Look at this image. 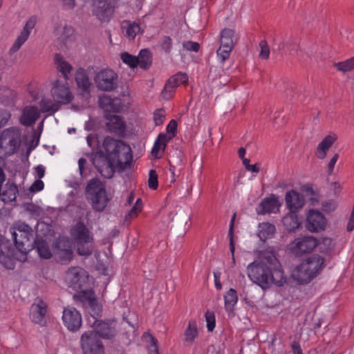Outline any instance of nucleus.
I'll return each mask as SVG.
<instances>
[{
	"label": "nucleus",
	"instance_id": "nucleus-15",
	"mask_svg": "<svg viewBox=\"0 0 354 354\" xmlns=\"http://www.w3.org/2000/svg\"><path fill=\"white\" fill-rule=\"evenodd\" d=\"M117 0H97L94 3L93 15L102 22H108L112 17Z\"/></svg>",
	"mask_w": 354,
	"mask_h": 354
},
{
	"label": "nucleus",
	"instance_id": "nucleus-7",
	"mask_svg": "<svg viewBox=\"0 0 354 354\" xmlns=\"http://www.w3.org/2000/svg\"><path fill=\"white\" fill-rule=\"evenodd\" d=\"M103 147L110 158L120 163L127 162L132 158L131 147L122 140L106 137Z\"/></svg>",
	"mask_w": 354,
	"mask_h": 354
},
{
	"label": "nucleus",
	"instance_id": "nucleus-53",
	"mask_svg": "<svg viewBox=\"0 0 354 354\" xmlns=\"http://www.w3.org/2000/svg\"><path fill=\"white\" fill-rule=\"evenodd\" d=\"M261 51L259 53V57L262 59H267L270 55V48L265 40H262L259 43Z\"/></svg>",
	"mask_w": 354,
	"mask_h": 354
},
{
	"label": "nucleus",
	"instance_id": "nucleus-20",
	"mask_svg": "<svg viewBox=\"0 0 354 354\" xmlns=\"http://www.w3.org/2000/svg\"><path fill=\"white\" fill-rule=\"evenodd\" d=\"M53 35L61 48L68 47L74 38V30L66 24H59L55 27Z\"/></svg>",
	"mask_w": 354,
	"mask_h": 354
},
{
	"label": "nucleus",
	"instance_id": "nucleus-12",
	"mask_svg": "<svg viewBox=\"0 0 354 354\" xmlns=\"http://www.w3.org/2000/svg\"><path fill=\"white\" fill-rule=\"evenodd\" d=\"M94 82L100 91H113L118 88V75L113 69L103 68L95 74Z\"/></svg>",
	"mask_w": 354,
	"mask_h": 354
},
{
	"label": "nucleus",
	"instance_id": "nucleus-22",
	"mask_svg": "<svg viewBox=\"0 0 354 354\" xmlns=\"http://www.w3.org/2000/svg\"><path fill=\"white\" fill-rule=\"evenodd\" d=\"M106 127L111 133L123 136L126 131V122L120 115L106 114L105 116Z\"/></svg>",
	"mask_w": 354,
	"mask_h": 354
},
{
	"label": "nucleus",
	"instance_id": "nucleus-52",
	"mask_svg": "<svg viewBox=\"0 0 354 354\" xmlns=\"http://www.w3.org/2000/svg\"><path fill=\"white\" fill-rule=\"evenodd\" d=\"M167 140H170L175 137L177 131V122L175 120H171L166 127Z\"/></svg>",
	"mask_w": 354,
	"mask_h": 354
},
{
	"label": "nucleus",
	"instance_id": "nucleus-51",
	"mask_svg": "<svg viewBox=\"0 0 354 354\" xmlns=\"http://www.w3.org/2000/svg\"><path fill=\"white\" fill-rule=\"evenodd\" d=\"M337 201L334 199L326 200L322 204V209L326 213L334 212L337 209Z\"/></svg>",
	"mask_w": 354,
	"mask_h": 354
},
{
	"label": "nucleus",
	"instance_id": "nucleus-45",
	"mask_svg": "<svg viewBox=\"0 0 354 354\" xmlns=\"http://www.w3.org/2000/svg\"><path fill=\"white\" fill-rule=\"evenodd\" d=\"M236 214L234 213L230 223V227L228 231V236L230 239V249L232 254V263H235L234 252L235 246L234 243V225L235 221Z\"/></svg>",
	"mask_w": 354,
	"mask_h": 354
},
{
	"label": "nucleus",
	"instance_id": "nucleus-48",
	"mask_svg": "<svg viewBox=\"0 0 354 354\" xmlns=\"http://www.w3.org/2000/svg\"><path fill=\"white\" fill-rule=\"evenodd\" d=\"M206 321V327L209 332L214 330L216 326V318L214 313L212 311L207 310L205 315Z\"/></svg>",
	"mask_w": 354,
	"mask_h": 354
},
{
	"label": "nucleus",
	"instance_id": "nucleus-34",
	"mask_svg": "<svg viewBox=\"0 0 354 354\" xmlns=\"http://www.w3.org/2000/svg\"><path fill=\"white\" fill-rule=\"evenodd\" d=\"M75 81L77 87L83 92L88 93L91 83L85 70L80 68L75 73Z\"/></svg>",
	"mask_w": 354,
	"mask_h": 354
},
{
	"label": "nucleus",
	"instance_id": "nucleus-18",
	"mask_svg": "<svg viewBox=\"0 0 354 354\" xmlns=\"http://www.w3.org/2000/svg\"><path fill=\"white\" fill-rule=\"evenodd\" d=\"M37 21V19L35 16H31L26 21L23 29L9 50L10 55H12L19 50L24 44L28 40L31 31L35 27Z\"/></svg>",
	"mask_w": 354,
	"mask_h": 354
},
{
	"label": "nucleus",
	"instance_id": "nucleus-1",
	"mask_svg": "<svg viewBox=\"0 0 354 354\" xmlns=\"http://www.w3.org/2000/svg\"><path fill=\"white\" fill-rule=\"evenodd\" d=\"M248 279L259 286L267 290L272 286H283L287 281L281 264L271 251H263L259 259L247 266Z\"/></svg>",
	"mask_w": 354,
	"mask_h": 354
},
{
	"label": "nucleus",
	"instance_id": "nucleus-35",
	"mask_svg": "<svg viewBox=\"0 0 354 354\" xmlns=\"http://www.w3.org/2000/svg\"><path fill=\"white\" fill-rule=\"evenodd\" d=\"M55 64L57 70L63 75L64 80H68L73 69L72 66L59 53L55 55Z\"/></svg>",
	"mask_w": 354,
	"mask_h": 354
},
{
	"label": "nucleus",
	"instance_id": "nucleus-56",
	"mask_svg": "<svg viewBox=\"0 0 354 354\" xmlns=\"http://www.w3.org/2000/svg\"><path fill=\"white\" fill-rule=\"evenodd\" d=\"M339 158V154L335 153L329 160L327 164V172L328 174H332L334 171L335 165L337 163Z\"/></svg>",
	"mask_w": 354,
	"mask_h": 354
},
{
	"label": "nucleus",
	"instance_id": "nucleus-37",
	"mask_svg": "<svg viewBox=\"0 0 354 354\" xmlns=\"http://www.w3.org/2000/svg\"><path fill=\"white\" fill-rule=\"evenodd\" d=\"M17 194V186L14 183H7L2 193V201L4 203L15 201Z\"/></svg>",
	"mask_w": 354,
	"mask_h": 354
},
{
	"label": "nucleus",
	"instance_id": "nucleus-13",
	"mask_svg": "<svg viewBox=\"0 0 354 354\" xmlns=\"http://www.w3.org/2000/svg\"><path fill=\"white\" fill-rule=\"evenodd\" d=\"M80 346L83 354H105L102 342L93 331H86L82 335Z\"/></svg>",
	"mask_w": 354,
	"mask_h": 354
},
{
	"label": "nucleus",
	"instance_id": "nucleus-19",
	"mask_svg": "<svg viewBox=\"0 0 354 354\" xmlns=\"http://www.w3.org/2000/svg\"><path fill=\"white\" fill-rule=\"evenodd\" d=\"M64 325L70 331H77L82 326V315L75 308L68 306L63 310Z\"/></svg>",
	"mask_w": 354,
	"mask_h": 354
},
{
	"label": "nucleus",
	"instance_id": "nucleus-55",
	"mask_svg": "<svg viewBox=\"0 0 354 354\" xmlns=\"http://www.w3.org/2000/svg\"><path fill=\"white\" fill-rule=\"evenodd\" d=\"M183 46L188 51L198 52L200 49V44L198 42L192 41H184Z\"/></svg>",
	"mask_w": 354,
	"mask_h": 354
},
{
	"label": "nucleus",
	"instance_id": "nucleus-46",
	"mask_svg": "<svg viewBox=\"0 0 354 354\" xmlns=\"http://www.w3.org/2000/svg\"><path fill=\"white\" fill-rule=\"evenodd\" d=\"M42 112H55L58 109V104L48 99H42L39 102Z\"/></svg>",
	"mask_w": 354,
	"mask_h": 354
},
{
	"label": "nucleus",
	"instance_id": "nucleus-4",
	"mask_svg": "<svg viewBox=\"0 0 354 354\" xmlns=\"http://www.w3.org/2000/svg\"><path fill=\"white\" fill-rule=\"evenodd\" d=\"M10 232L17 249L23 255L21 260L24 261L26 254L35 248L33 230L25 223L18 222L10 228Z\"/></svg>",
	"mask_w": 354,
	"mask_h": 354
},
{
	"label": "nucleus",
	"instance_id": "nucleus-29",
	"mask_svg": "<svg viewBox=\"0 0 354 354\" xmlns=\"http://www.w3.org/2000/svg\"><path fill=\"white\" fill-rule=\"evenodd\" d=\"M122 31L126 38L133 41L138 35L142 34L144 30L139 23L124 21L122 24Z\"/></svg>",
	"mask_w": 354,
	"mask_h": 354
},
{
	"label": "nucleus",
	"instance_id": "nucleus-32",
	"mask_svg": "<svg viewBox=\"0 0 354 354\" xmlns=\"http://www.w3.org/2000/svg\"><path fill=\"white\" fill-rule=\"evenodd\" d=\"M225 308L229 317L234 316V307L238 302V295L234 288H230L223 296Z\"/></svg>",
	"mask_w": 354,
	"mask_h": 354
},
{
	"label": "nucleus",
	"instance_id": "nucleus-28",
	"mask_svg": "<svg viewBox=\"0 0 354 354\" xmlns=\"http://www.w3.org/2000/svg\"><path fill=\"white\" fill-rule=\"evenodd\" d=\"M99 105L101 108L106 111H113L119 113L122 110L123 105L120 99L115 97L111 98V97L103 95L99 98Z\"/></svg>",
	"mask_w": 354,
	"mask_h": 354
},
{
	"label": "nucleus",
	"instance_id": "nucleus-14",
	"mask_svg": "<svg viewBox=\"0 0 354 354\" xmlns=\"http://www.w3.org/2000/svg\"><path fill=\"white\" fill-rule=\"evenodd\" d=\"M328 221L319 210L310 209L306 214V227L310 232L318 233L326 230Z\"/></svg>",
	"mask_w": 354,
	"mask_h": 354
},
{
	"label": "nucleus",
	"instance_id": "nucleus-31",
	"mask_svg": "<svg viewBox=\"0 0 354 354\" xmlns=\"http://www.w3.org/2000/svg\"><path fill=\"white\" fill-rule=\"evenodd\" d=\"M39 115V111L36 106H28L24 109L19 121L21 124L28 127L35 122Z\"/></svg>",
	"mask_w": 354,
	"mask_h": 354
},
{
	"label": "nucleus",
	"instance_id": "nucleus-23",
	"mask_svg": "<svg viewBox=\"0 0 354 354\" xmlns=\"http://www.w3.org/2000/svg\"><path fill=\"white\" fill-rule=\"evenodd\" d=\"M285 202L287 209L292 212H298L305 205V198L298 192L292 189L286 193Z\"/></svg>",
	"mask_w": 354,
	"mask_h": 354
},
{
	"label": "nucleus",
	"instance_id": "nucleus-58",
	"mask_svg": "<svg viewBox=\"0 0 354 354\" xmlns=\"http://www.w3.org/2000/svg\"><path fill=\"white\" fill-rule=\"evenodd\" d=\"M162 48L166 52L169 53L172 47V40L169 37H164L162 42Z\"/></svg>",
	"mask_w": 354,
	"mask_h": 354
},
{
	"label": "nucleus",
	"instance_id": "nucleus-8",
	"mask_svg": "<svg viewBox=\"0 0 354 354\" xmlns=\"http://www.w3.org/2000/svg\"><path fill=\"white\" fill-rule=\"evenodd\" d=\"M89 308L91 317L88 319L90 326L93 329V332L104 339H111L116 334V324L112 321H102L97 318L101 313V307L98 305L99 311L93 308Z\"/></svg>",
	"mask_w": 354,
	"mask_h": 354
},
{
	"label": "nucleus",
	"instance_id": "nucleus-63",
	"mask_svg": "<svg viewBox=\"0 0 354 354\" xmlns=\"http://www.w3.org/2000/svg\"><path fill=\"white\" fill-rule=\"evenodd\" d=\"M331 187L335 195L339 194L342 189V186L339 182H333L331 184Z\"/></svg>",
	"mask_w": 354,
	"mask_h": 354
},
{
	"label": "nucleus",
	"instance_id": "nucleus-5",
	"mask_svg": "<svg viewBox=\"0 0 354 354\" xmlns=\"http://www.w3.org/2000/svg\"><path fill=\"white\" fill-rule=\"evenodd\" d=\"M71 235L77 253L81 256L90 255L94 248L93 235L82 222L77 223L71 230Z\"/></svg>",
	"mask_w": 354,
	"mask_h": 354
},
{
	"label": "nucleus",
	"instance_id": "nucleus-50",
	"mask_svg": "<svg viewBox=\"0 0 354 354\" xmlns=\"http://www.w3.org/2000/svg\"><path fill=\"white\" fill-rule=\"evenodd\" d=\"M166 113L163 109H158L154 111L153 115V120L156 126H160L163 124L165 120Z\"/></svg>",
	"mask_w": 354,
	"mask_h": 354
},
{
	"label": "nucleus",
	"instance_id": "nucleus-10",
	"mask_svg": "<svg viewBox=\"0 0 354 354\" xmlns=\"http://www.w3.org/2000/svg\"><path fill=\"white\" fill-rule=\"evenodd\" d=\"M238 36L231 28H224L220 32L219 47L216 50L217 58L221 62L229 59L230 54L237 43Z\"/></svg>",
	"mask_w": 354,
	"mask_h": 354
},
{
	"label": "nucleus",
	"instance_id": "nucleus-25",
	"mask_svg": "<svg viewBox=\"0 0 354 354\" xmlns=\"http://www.w3.org/2000/svg\"><path fill=\"white\" fill-rule=\"evenodd\" d=\"M337 140V135L335 133L331 132L326 135L316 147L315 151L316 157L319 160L326 158L330 148Z\"/></svg>",
	"mask_w": 354,
	"mask_h": 354
},
{
	"label": "nucleus",
	"instance_id": "nucleus-11",
	"mask_svg": "<svg viewBox=\"0 0 354 354\" xmlns=\"http://www.w3.org/2000/svg\"><path fill=\"white\" fill-rule=\"evenodd\" d=\"M50 95L53 101L58 105L68 104L73 98L71 88L66 80H56L52 83Z\"/></svg>",
	"mask_w": 354,
	"mask_h": 354
},
{
	"label": "nucleus",
	"instance_id": "nucleus-26",
	"mask_svg": "<svg viewBox=\"0 0 354 354\" xmlns=\"http://www.w3.org/2000/svg\"><path fill=\"white\" fill-rule=\"evenodd\" d=\"M199 335V328L196 319H190L183 333V342L185 346L193 345Z\"/></svg>",
	"mask_w": 354,
	"mask_h": 354
},
{
	"label": "nucleus",
	"instance_id": "nucleus-2",
	"mask_svg": "<svg viewBox=\"0 0 354 354\" xmlns=\"http://www.w3.org/2000/svg\"><path fill=\"white\" fill-rule=\"evenodd\" d=\"M64 281L73 290L77 291L75 297L86 307L95 308L99 311L94 291L91 288L88 273L79 266L71 267L65 273Z\"/></svg>",
	"mask_w": 354,
	"mask_h": 354
},
{
	"label": "nucleus",
	"instance_id": "nucleus-44",
	"mask_svg": "<svg viewBox=\"0 0 354 354\" xmlns=\"http://www.w3.org/2000/svg\"><path fill=\"white\" fill-rule=\"evenodd\" d=\"M59 261L62 264L68 263L73 259V253L71 248L59 249L57 252Z\"/></svg>",
	"mask_w": 354,
	"mask_h": 354
},
{
	"label": "nucleus",
	"instance_id": "nucleus-33",
	"mask_svg": "<svg viewBox=\"0 0 354 354\" xmlns=\"http://www.w3.org/2000/svg\"><path fill=\"white\" fill-rule=\"evenodd\" d=\"M297 213L289 211L282 218L283 225L289 232H295L301 226Z\"/></svg>",
	"mask_w": 354,
	"mask_h": 354
},
{
	"label": "nucleus",
	"instance_id": "nucleus-21",
	"mask_svg": "<svg viewBox=\"0 0 354 354\" xmlns=\"http://www.w3.org/2000/svg\"><path fill=\"white\" fill-rule=\"evenodd\" d=\"M188 81V77L186 73H178L171 77L165 84L164 90L162 92V96L166 100L171 97L175 89L180 85L186 83Z\"/></svg>",
	"mask_w": 354,
	"mask_h": 354
},
{
	"label": "nucleus",
	"instance_id": "nucleus-27",
	"mask_svg": "<svg viewBox=\"0 0 354 354\" xmlns=\"http://www.w3.org/2000/svg\"><path fill=\"white\" fill-rule=\"evenodd\" d=\"M46 304L40 299H37L31 306L30 308V319L31 320L38 324H42L44 322V318L46 314Z\"/></svg>",
	"mask_w": 354,
	"mask_h": 354
},
{
	"label": "nucleus",
	"instance_id": "nucleus-40",
	"mask_svg": "<svg viewBox=\"0 0 354 354\" xmlns=\"http://www.w3.org/2000/svg\"><path fill=\"white\" fill-rule=\"evenodd\" d=\"M335 242L330 237H322L317 240L318 249L320 252L328 253L331 252L335 248Z\"/></svg>",
	"mask_w": 354,
	"mask_h": 354
},
{
	"label": "nucleus",
	"instance_id": "nucleus-41",
	"mask_svg": "<svg viewBox=\"0 0 354 354\" xmlns=\"http://www.w3.org/2000/svg\"><path fill=\"white\" fill-rule=\"evenodd\" d=\"M138 57V65L140 68L146 69L151 64V58L150 53L147 49H142L140 51Z\"/></svg>",
	"mask_w": 354,
	"mask_h": 354
},
{
	"label": "nucleus",
	"instance_id": "nucleus-54",
	"mask_svg": "<svg viewBox=\"0 0 354 354\" xmlns=\"http://www.w3.org/2000/svg\"><path fill=\"white\" fill-rule=\"evenodd\" d=\"M148 185L149 187L152 189H156L158 186V175L153 169H151L149 171Z\"/></svg>",
	"mask_w": 354,
	"mask_h": 354
},
{
	"label": "nucleus",
	"instance_id": "nucleus-57",
	"mask_svg": "<svg viewBox=\"0 0 354 354\" xmlns=\"http://www.w3.org/2000/svg\"><path fill=\"white\" fill-rule=\"evenodd\" d=\"M44 187V182L41 179H37L32 184L29 189L32 192H37L41 191Z\"/></svg>",
	"mask_w": 354,
	"mask_h": 354
},
{
	"label": "nucleus",
	"instance_id": "nucleus-49",
	"mask_svg": "<svg viewBox=\"0 0 354 354\" xmlns=\"http://www.w3.org/2000/svg\"><path fill=\"white\" fill-rule=\"evenodd\" d=\"M142 209V202L140 198H138L136 201L135 205L133 207L129 210L128 214L127 215V218H133L136 217L138 214Z\"/></svg>",
	"mask_w": 354,
	"mask_h": 354
},
{
	"label": "nucleus",
	"instance_id": "nucleus-36",
	"mask_svg": "<svg viewBox=\"0 0 354 354\" xmlns=\"http://www.w3.org/2000/svg\"><path fill=\"white\" fill-rule=\"evenodd\" d=\"M276 228L273 224L268 222L261 223L258 226L257 236L261 241H266L272 236Z\"/></svg>",
	"mask_w": 354,
	"mask_h": 354
},
{
	"label": "nucleus",
	"instance_id": "nucleus-30",
	"mask_svg": "<svg viewBox=\"0 0 354 354\" xmlns=\"http://www.w3.org/2000/svg\"><path fill=\"white\" fill-rule=\"evenodd\" d=\"M169 141L165 133H160L153 143L151 151V156L156 159L162 158Z\"/></svg>",
	"mask_w": 354,
	"mask_h": 354
},
{
	"label": "nucleus",
	"instance_id": "nucleus-42",
	"mask_svg": "<svg viewBox=\"0 0 354 354\" xmlns=\"http://www.w3.org/2000/svg\"><path fill=\"white\" fill-rule=\"evenodd\" d=\"M301 190L308 198L312 205H315L319 201V194L317 191L314 190L310 185H305L301 187Z\"/></svg>",
	"mask_w": 354,
	"mask_h": 354
},
{
	"label": "nucleus",
	"instance_id": "nucleus-24",
	"mask_svg": "<svg viewBox=\"0 0 354 354\" xmlns=\"http://www.w3.org/2000/svg\"><path fill=\"white\" fill-rule=\"evenodd\" d=\"M281 205L278 197L272 194L261 201L256 209V212L257 214L261 215L270 213L275 214L279 212Z\"/></svg>",
	"mask_w": 354,
	"mask_h": 354
},
{
	"label": "nucleus",
	"instance_id": "nucleus-38",
	"mask_svg": "<svg viewBox=\"0 0 354 354\" xmlns=\"http://www.w3.org/2000/svg\"><path fill=\"white\" fill-rule=\"evenodd\" d=\"M142 339L147 344V349L149 354H159L157 345V340L149 333H145Z\"/></svg>",
	"mask_w": 354,
	"mask_h": 354
},
{
	"label": "nucleus",
	"instance_id": "nucleus-39",
	"mask_svg": "<svg viewBox=\"0 0 354 354\" xmlns=\"http://www.w3.org/2000/svg\"><path fill=\"white\" fill-rule=\"evenodd\" d=\"M35 245H36L38 254L41 258L48 259L52 257L51 251L46 242L37 239Z\"/></svg>",
	"mask_w": 354,
	"mask_h": 354
},
{
	"label": "nucleus",
	"instance_id": "nucleus-59",
	"mask_svg": "<svg viewBox=\"0 0 354 354\" xmlns=\"http://www.w3.org/2000/svg\"><path fill=\"white\" fill-rule=\"evenodd\" d=\"M0 261L3 264L5 268L8 269H13L15 268L14 262L10 258L0 256Z\"/></svg>",
	"mask_w": 354,
	"mask_h": 354
},
{
	"label": "nucleus",
	"instance_id": "nucleus-60",
	"mask_svg": "<svg viewBox=\"0 0 354 354\" xmlns=\"http://www.w3.org/2000/svg\"><path fill=\"white\" fill-rule=\"evenodd\" d=\"M64 8L71 10L75 6V0H59Z\"/></svg>",
	"mask_w": 354,
	"mask_h": 354
},
{
	"label": "nucleus",
	"instance_id": "nucleus-43",
	"mask_svg": "<svg viewBox=\"0 0 354 354\" xmlns=\"http://www.w3.org/2000/svg\"><path fill=\"white\" fill-rule=\"evenodd\" d=\"M334 66L339 71L343 73L349 72L354 69V57L345 61L335 63Z\"/></svg>",
	"mask_w": 354,
	"mask_h": 354
},
{
	"label": "nucleus",
	"instance_id": "nucleus-61",
	"mask_svg": "<svg viewBox=\"0 0 354 354\" xmlns=\"http://www.w3.org/2000/svg\"><path fill=\"white\" fill-rule=\"evenodd\" d=\"M35 171L36 177H37L39 179H41V178H43L44 176L45 167L43 165H39L37 166L35 168Z\"/></svg>",
	"mask_w": 354,
	"mask_h": 354
},
{
	"label": "nucleus",
	"instance_id": "nucleus-6",
	"mask_svg": "<svg viewBox=\"0 0 354 354\" xmlns=\"http://www.w3.org/2000/svg\"><path fill=\"white\" fill-rule=\"evenodd\" d=\"M21 144V133L19 128L12 127L0 133V156L3 158L16 153Z\"/></svg>",
	"mask_w": 354,
	"mask_h": 354
},
{
	"label": "nucleus",
	"instance_id": "nucleus-62",
	"mask_svg": "<svg viewBox=\"0 0 354 354\" xmlns=\"http://www.w3.org/2000/svg\"><path fill=\"white\" fill-rule=\"evenodd\" d=\"M214 278L216 288L217 290H221L222 288V284L220 281V273L214 272Z\"/></svg>",
	"mask_w": 354,
	"mask_h": 354
},
{
	"label": "nucleus",
	"instance_id": "nucleus-64",
	"mask_svg": "<svg viewBox=\"0 0 354 354\" xmlns=\"http://www.w3.org/2000/svg\"><path fill=\"white\" fill-rule=\"evenodd\" d=\"M293 354H303L301 346L299 343L293 342L292 344Z\"/></svg>",
	"mask_w": 354,
	"mask_h": 354
},
{
	"label": "nucleus",
	"instance_id": "nucleus-16",
	"mask_svg": "<svg viewBox=\"0 0 354 354\" xmlns=\"http://www.w3.org/2000/svg\"><path fill=\"white\" fill-rule=\"evenodd\" d=\"M317 239L313 236H304L295 239L291 243L292 252L297 256L310 253L317 247Z\"/></svg>",
	"mask_w": 354,
	"mask_h": 354
},
{
	"label": "nucleus",
	"instance_id": "nucleus-17",
	"mask_svg": "<svg viewBox=\"0 0 354 354\" xmlns=\"http://www.w3.org/2000/svg\"><path fill=\"white\" fill-rule=\"evenodd\" d=\"M37 21V19L35 16H31L26 21L23 29L9 50L10 55H12L19 50L24 44L28 40L31 31L35 27Z\"/></svg>",
	"mask_w": 354,
	"mask_h": 354
},
{
	"label": "nucleus",
	"instance_id": "nucleus-9",
	"mask_svg": "<svg viewBox=\"0 0 354 354\" xmlns=\"http://www.w3.org/2000/svg\"><path fill=\"white\" fill-rule=\"evenodd\" d=\"M86 192L91 201L92 207L97 211H102L106 207L109 198L104 184L98 179L91 180Z\"/></svg>",
	"mask_w": 354,
	"mask_h": 354
},
{
	"label": "nucleus",
	"instance_id": "nucleus-47",
	"mask_svg": "<svg viewBox=\"0 0 354 354\" xmlns=\"http://www.w3.org/2000/svg\"><path fill=\"white\" fill-rule=\"evenodd\" d=\"M120 58L123 63H124L131 68H134L138 65V57L136 56L130 55L128 53L125 52L121 53Z\"/></svg>",
	"mask_w": 354,
	"mask_h": 354
},
{
	"label": "nucleus",
	"instance_id": "nucleus-3",
	"mask_svg": "<svg viewBox=\"0 0 354 354\" xmlns=\"http://www.w3.org/2000/svg\"><path fill=\"white\" fill-rule=\"evenodd\" d=\"M324 259L319 254L309 257L294 268L292 277L299 283H309L324 268Z\"/></svg>",
	"mask_w": 354,
	"mask_h": 354
}]
</instances>
